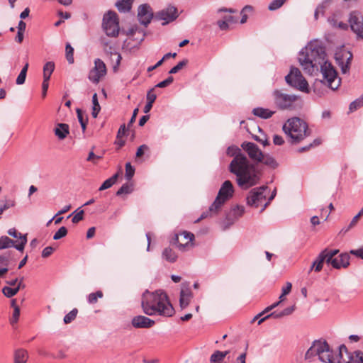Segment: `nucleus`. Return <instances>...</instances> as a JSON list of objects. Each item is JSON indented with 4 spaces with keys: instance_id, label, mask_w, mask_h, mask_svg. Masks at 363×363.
Wrapping results in <instances>:
<instances>
[{
    "instance_id": "f257e3e1",
    "label": "nucleus",
    "mask_w": 363,
    "mask_h": 363,
    "mask_svg": "<svg viewBox=\"0 0 363 363\" xmlns=\"http://www.w3.org/2000/svg\"><path fill=\"white\" fill-rule=\"evenodd\" d=\"M298 60L303 71L310 75L320 69L323 77V80L320 82L332 90H336L340 86L341 79L337 77L336 69L326 60L323 46L309 43L299 52Z\"/></svg>"
},
{
    "instance_id": "f03ea898",
    "label": "nucleus",
    "mask_w": 363,
    "mask_h": 363,
    "mask_svg": "<svg viewBox=\"0 0 363 363\" xmlns=\"http://www.w3.org/2000/svg\"><path fill=\"white\" fill-rule=\"evenodd\" d=\"M226 154L230 157H233L228 169L232 174L236 176V182L240 188L247 190L259 182V172L238 147L229 146L227 148Z\"/></svg>"
},
{
    "instance_id": "7ed1b4c3",
    "label": "nucleus",
    "mask_w": 363,
    "mask_h": 363,
    "mask_svg": "<svg viewBox=\"0 0 363 363\" xmlns=\"http://www.w3.org/2000/svg\"><path fill=\"white\" fill-rule=\"evenodd\" d=\"M141 303L143 312L147 315L172 317L174 314V309L163 290H156L154 292L147 290L143 294Z\"/></svg>"
},
{
    "instance_id": "20e7f679",
    "label": "nucleus",
    "mask_w": 363,
    "mask_h": 363,
    "mask_svg": "<svg viewBox=\"0 0 363 363\" xmlns=\"http://www.w3.org/2000/svg\"><path fill=\"white\" fill-rule=\"evenodd\" d=\"M282 130L289 137L292 145L299 143L311 134L307 123L298 117L289 118L283 125Z\"/></svg>"
},
{
    "instance_id": "39448f33",
    "label": "nucleus",
    "mask_w": 363,
    "mask_h": 363,
    "mask_svg": "<svg viewBox=\"0 0 363 363\" xmlns=\"http://www.w3.org/2000/svg\"><path fill=\"white\" fill-rule=\"evenodd\" d=\"M318 356V359L324 363H335L329 345L326 340H314L312 345L306 351L305 359L311 361L312 358ZM337 363H341L340 361Z\"/></svg>"
},
{
    "instance_id": "423d86ee",
    "label": "nucleus",
    "mask_w": 363,
    "mask_h": 363,
    "mask_svg": "<svg viewBox=\"0 0 363 363\" xmlns=\"http://www.w3.org/2000/svg\"><path fill=\"white\" fill-rule=\"evenodd\" d=\"M233 194L234 187L232 182L230 180L225 181L222 184L215 201L211 205V211L213 208L220 211L223 205L233 197Z\"/></svg>"
},
{
    "instance_id": "0eeeda50",
    "label": "nucleus",
    "mask_w": 363,
    "mask_h": 363,
    "mask_svg": "<svg viewBox=\"0 0 363 363\" xmlns=\"http://www.w3.org/2000/svg\"><path fill=\"white\" fill-rule=\"evenodd\" d=\"M285 81L291 86L309 93L308 84L297 67H291L290 72L285 77Z\"/></svg>"
},
{
    "instance_id": "6e6552de",
    "label": "nucleus",
    "mask_w": 363,
    "mask_h": 363,
    "mask_svg": "<svg viewBox=\"0 0 363 363\" xmlns=\"http://www.w3.org/2000/svg\"><path fill=\"white\" fill-rule=\"evenodd\" d=\"M103 28L109 37H116L119 33V22L117 13L113 11H108L104 15Z\"/></svg>"
},
{
    "instance_id": "1a4fd4ad",
    "label": "nucleus",
    "mask_w": 363,
    "mask_h": 363,
    "mask_svg": "<svg viewBox=\"0 0 363 363\" xmlns=\"http://www.w3.org/2000/svg\"><path fill=\"white\" fill-rule=\"evenodd\" d=\"M269 191L267 185L252 189L246 198V203L248 206L257 208L261 203L266 199V191Z\"/></svg>"
},
{
    "instance_id": "9d476101",
    "label": "nucleus",
    "mask_w": 363,
    "mask_h": 363,
    "mask_svg": "<svg viewBox=\"0 0 363 363\" xmlns=\"http://www.w3.org/2000/svg\"><path fill=\"white\" fill-rule=\"evenodd\" d=\"M273 96L276 106L280 110L290 108L293 103L297 99L296 95L287 94L277 89L274 91Z\"/></svg>"
},
{
    "instance_id": "9b49d317",
    "label": "nucleus",
    "mask_w": 363,
    "mask_h": 363,
    "mask_svg": "<svg viewBox=\"0 0 363 363\" xmlns=\"http://www.w3.org/2000/svg\"><path fill=\"white\" fill-rule=\"evenodd\" d=\"M241 147L245 151L250 159L256 164L260 163L263 159V152L254 143L245 141L241 144Z\"/></svg>"
},
{
    "instance_id": "f8f14e48",
    "label": "nucleus",
    "mask_w": 363,
    "mask_h": 363,
    "mask_svg": "<svg viewBox=\"0 0 363 363\" xmlns=\"http://www.w3.org/2000/svg\"><path fill=\"white\" fill-rule=\"evenodd\" d=\"M177 9L174 6H169L159 11L155 14V21H163L162 26L167 25L178 18Z\"/></svg>"
},
{
    "instance_id": "ddd939ff",
    "label": "nucleus",
    "mask_w": 363,
    "mask_h": 363,
    "mask_svg": "<svg viewBox=\"0 0 363 363\" xmlns=\"http://www.w3.org/2000/svg\"><path fill=\"white\" fill-rule=\"evenodd\" d=\"M349 23L351 30L363 39V16L361 12L353 11L350 12Z\"/></svg>"
},
{
    "instance_id": "4468645a",
    "label": "nucleus",
    "mask_w": 363,
    "mask_h": 363,
    "mask_svg": "<svg viewBox=\"0 0 363 363\" xmlns=\"http://www.w3.org/2000/svg\"><path fill=\"white\" fill-rule=\"evenodd\" d=\"M106 67L105 63L99 58L94 60V67L89 72V79L94 83H99L100 79L106 75Z\"/></svg>"
},
{
    "instance_id": "2eb2a0df",
    "label": "nucleus",
    "mask_w": 363,
    "mask_h": 363,
    "mask_svg": "<svg viewBox=\"0 0 363 363\" xmlns=\"http://www.w3.org/2000/svg\"><path fill=\"white\" fill-rule=\"evenodd\" d=\"M138 18L140 23L145 26H147L151 22V20L153 18L155 19V14L149 4H144L139 6Z\"/></svg>"
},
{
    "instance_id": "dca6fc26",
    "label": "nucleus",
    "mask_w": 363,
    "mask_h": 363,
    "mask_svg": "<svg viewBox=\"0 0 363 363\" xmlns=\"http://www.w3.org/2000/svg\"><path fill=\"white\" fill-rule=\"evenodd\" d=\"M245 213V207L241 205H236L230 208L226 213L225 219V228L232 225Z\"/></svg>"
},
{
    "instance_id": "f3484780",
    "label": "nucleus",
    "mask_w": 363,
    "mask_h": 363,
    "mask_svg": "<svg viewBox=\"0 0 363 363\" xmlns=\"http://www.w3.org/2000/svg\"><path fill=\"white\" fill-rule=\"evenodd\" d=\"M189 281H184L182 284V289L179 296V306L182 309L186 308L193 298V293L189 286Z\"/></svg>"
},
{
    "instance_id": "a211bd4d",
    "label": "nucleus",
    "mask_w": 363,
    "mask_h": 363,
    "mask_svg": "<svg viewBox=\"0 0 363 363\" xmlns=\"http://www.w3.org/2000/svg\"><path fill=\"white\" fill-rule=\"evenodd\" d=\"M7 233L9 235L18 240L16 241L14 248L19 252H23L28 242L27 234H22L14 228L9 229Z\"/></svg>"
},
{
    "instance_id": "6ab92c4d",
    "label": "nucleus",
    "mask_w": 363,
    "mask_h": 363,
    "mask_svg": "<svg viewBox=\"0 0 363 363\" xmlns=\"http://www.w3.org/2000/svg\"><path fill=\"white\" fill-rule=\"evenodd\" d=\"M155 323V320L141 315H135L131 320V325L135 328H150Z\"/></svg>"
},
{
    "instance_id": "aec40b11",
    "label": "nucleus",
    "mask_w": 363,
    "mask_h": 363,
    "mask_svg": "<svg viewBox=\"0 0 363 363\" xmlns=\"http://www.w3.org/2000/svg\"><path fill=\"white\" fill-rule=\"evenodd\" d=\"M339 253L338 250H329L328 248L323 250L320 252V255H323L325 262L328 264H331L332 267H337V262L334 260L335 256Z\"/></svg>"
},
{
    "instance_id": "412c9836",
    "label": "nucleus",
    "mask_w": 363,
    "mask_h": 363,
    "mask_svg": "<svg viewBox=\"0 0 363 363\" xmlns=\"http://www.w3.org/2000/svg\"><path fill=\"white\" fill-rule=\"evenodd\" d=\"M350 255L347 253H341L335 256L334 260L337 262V267L335 269L347 268L350 265Z\"/></svg>"
},
{
    "instance_id": "4be33fe9",
    "label": "nucleus",
    "mask_w": 363,
    "mask_h": 363,
    "mask_svg": "<svg viewBox=\"0 0 363 363\" xmlns=\"http://www.w3.org/2000/svg\"><path fill=\"white\" fill-rule=\"evenodd\" d=\"M54 132L60 140H64L69 133V125L67 123H57Z\"/></svg>"
},
{
    "instance_id": "5701e85b",
    "label": "nucleus",
    "mask_w": 363,
    "mask_h": 363,
    "mask_svg": "<svg viewBox=\"0 0 363 363\" xmlns=\"http://www.w3.org/2000/svg\"><path fill=\"white\" fill-rule=\"evenodd\" d=\"M230 353L229 350L220 351L216 350L211 355L209 362L210 363H222L225 357Z\"/></svg>"
},
{
    "instance_id": "b1692460",
    "label": "nucleus",
    "mask_w": 363,
    "mask_h": 363,
    "mask_svg": "<svg viewBox=\"0 0 363 363\" xmlns=\"http://www.w3.org/2000/svg\"><path fill=\"white\" fill-rule=\"evenodd\" d=\"M14 252L13 251H6L0 255V264L8 267L11 262H16Z\"/></svg>"
},
{
    "instance_id": "393cba45",
    "label": "nucleus",
    "mask_w": 363,
    "mask_h": 363,
    "mask_svg": "<svg viewBox=\"0 0 363 363\" xmlns=\"http://www.w3.org/2000/svg\"><path fill=\"white\" fill-rule=\"evenodd\" d=\"M252 113L262 119H268L273 116L274 111H272L267 108H264L262 107H257L253 108Z\"/></svg>"
},
{
    "instance_id": "a878e982",
    "label": "nucleus",
    "mask_w": 363,
    "mask_h": 363,
    "mask_svg": "<svg viewBox=\"0 0 363 363\" xmlns=\"http://www.w3.org/2000/svg\"><path fill=\"white\" fill-rule=\"evenodd\" d=\"M28 359V352L24 349H17L14 352V363H26Z\"/></svg>"
},
{
    "instance_id": "bb28decb",
    "label": "nucleus",
    "mask_w": 363,
    "mask_h": 363,
    "mask_svg": "<svg viewBox=\"0 0 363 363\" xmlns=\"http://www.w3.org/2000/svg\"><path fill=\"white\" fill-rule=\"evenodd\" d=\"M162 257V259L170 263H174L177 259V255L170 247H166L163 250Z\"/></svg>"
},
{
    "instance_id": "cd10ccee",
    "label": "nucleus",
    "mask_w": 363,
    "mask_h": 363,
    "mask_svg": "<svg viewBox=\"0 0 363 363\" xmlns=\"http://www.w3.org/2000/svg\"><path fill=\"white\" fill-rule=\"evenodd\" d=\"M133 0H119L115 6L121 13H126L130 11L132 7Z\"/></svg>"
},
{
    "instance_id": "c85d7f7f",
    "label": "nucleus",
    "mask_w": 363,
    "mask_h": 363,
    "mask_svg": "<svg viewBox=\"0 0 363 363\" xmlns=\"http://www.w3.org/2000/svg\"><path fill=\"white\" fill-rule=\"evenodd\" d=\"M54 70L55 63L52 61L47 62L43 66V81L49 82Z\"/></svg>"
},
{
    "instance_id": "c756f323",
    "label": "nucleus",
    "mask_w": 363,
    "mask_h": 363,
    "mask_svg": "<svg viewBox=\"0 0 363 363\" xmlns=\"http://www.w3.org/2000/svg\"><path fill=\"white\" fill-rule=\"evenodd\" d=\"M260 162L274 169L277 168L279 166V163L277 162L274 157L269 154L263 153V159Z\"/></svg>"
},
{
    "instance_id": "7c9ffc66",
    "label": "nucleus",
    "mask_w": 363,
    "mask_h": 363,
    "mask_svg": "<svg viewBox=\"0 0 363 363\" xmlns=\"http://www.w3.org/2000/svg\"><path fill=\"white\" fill-rule=\"evenodd\" d=\"M324 259L325 257L323 255L319 254L312 263V265L309 269V272H311L312 270H315L316 272H320L323 266Z\"/></svg>"
},
{
    "instance_id": "2f4dec72",
    "label": "nucleus",
    "mask_w": 363,
    "mask_h": 363,
    "mask_svg": "<svg viewBox=\"0 0 363 363\" xmlns=\"http://www.w3.org/2000/svg\"><path fill=\"white\" fill-rule=\"evenodd\" d=\"M16 241L8 236L2 235L0 237V250L14 247Z\"/></svg>"
},
{
    "instance_id": "473e14b6",
    "label": "nucleus",
    "mask_w": 363,
    "mask_h": 363,
    "mask_svg": "<svg viewBox=\"0 0 363 363\" xmlns=\"http://www.w3.org/2000/svg\"><path fill=\"white\" fill-rule=\"evenodd\" d=\"M118 178V173L114 174L112 177L105 180L102 184L100 186L99 191H104L107 189L111 188L116 182Z\"/></svg>"
},
{
    "instance_id": "72a5a7b5",
    "label": "nucleus",
    "mask_w": 363,
    "mask_h": 363,
    "mask_svg": "<svg viewBox=\"0 0 363 363\" xmlns=\"http://www.w3.org/2000/svg\"><path fill=\"white\" fill-rule=\"evenodd\" d=\"M92 105L91 116L93 118H96L101 111V106L98 101L96 93H94L92 96Z\"/></svg>"
},
{
    "instance_id": "f704fd0d",
    "label": "nucleus",
    "mask_w": 363,
    "mask_h": 363,
    "mask_svg": "<svg viewBox=\"0 0 363 363\" xmlns=\"http://www.w3.org/2000/svg\"><path fill=\"white\" fill-rule=\"evenodd\" d=\"M346 363H363V352L356 350L350 355V360Z\"/></svg>"
},
{
    "instance_id": "c9c22d12",
    "label": "nucleus",
    "mask_w": 363,
    "mask_h": 363,
    "mask_svg": "<svg viewBox=\"0 0 363 363\" xmlns=\"http://www.w3.org/2000/svg\"><path fill=\"white\" fill-rule=\"evenodd\" d=\"M133 191V185L132 184L125 183L123 184L121 187L116 191V195L117 196H121L122 194H130Z\"/></svg>"
},
{
    "instance_id": "e433bc0d",
    "label": "nucleus",
    "mask_w": 363,
    "mask_h": 363,
    "mask_svg": "<svg viewBox=\"0 0 363 363\" xmlns=\"http://www.w3.org/2000/svg\"><path fill=\"white\" fill-rule=\"evenodd\" d=\"M76 111L77 114V118L81 125L82 131L84 132L86 128L88 118L86 116L85 118L84 117L83 111L80 108H77Z\"/></svg>"
},
{
    "instance_id": "4c0bfd02",
    "label": "nucleus",
    "mask_w": 363,
    "mask_h": 363,
    "mask_svg": "<svg viewBox=\"0 0 363 363\" xmlns=\"http://www.w3.org/2000/svg\"><path fill=\"white\" fill-rule=\"evenodd\" d=\"M104 296V294L101 291L99 290L94 293H91L87 296V302L89 304H94L97 303L99 298H102Z\"/></svg>"
},
{
    "instance_id": "58836bf2",
    "label": "nucleus",
    "mask_w": 363,
    "mask_h": 363,
    "mask_svg": "<svg viewBox=\"0 0 363 363\" xmlns=\"http://www.w3.org/2000/svg\"><path fill=\"white\" fill-rule=\"evenodd\" d=\"M218 212L219 211H218L216 209H213V208L211 211V206H210L208 207V209L206 210V211H203L201 213V216L197 220H195V223H199L203 219L217 215L218 213Z\"/></svg>"
},
{
    "instance_id": "ea45409f",
    "label": "nucleus",
    "mask_w": 363,
    "mask_h": 363,
    "mask_svg": "<svg viewBox=\"0 0 363 363\" xmlns=\"http://www.w3.org/2000/svg\"><path fill=\"white\" fill-rule=\"evenodd\" d=\"M66 58L69 64L74 63V48L67 43L65 47Z\"/></svg>"
},
{
    "instance_id": "a19ab883",
    "label": "nucleus",
    "mask_w": 363,
    "mask_h": 363,
    "mask_svg": "<svg viewBox=\"0 0 363 363\" xmlns=\"http://www.w3.org/2000/svg\"><path fill=\"white\" fill-rule=\"evenodd\" d=\"M77 313L78 310L77 308H73L69 313L65 315L63 319L64 323L65 324L72 323L76 318Z\"/></svg>"
},
{
    "instance_id": "79ce46f5",
    "label": "nucleus",
    "mask_w": 363,
    "mask_h": 363,
    "mask_svg": "<svg viewBox=\"0 0 363 363\" xmlns=\"http://www.w3.org/2000/svg\"><path fill=\"white\" fill-rule=\"evenodd\" d=\"M359 218H360L359 214H357L355 216H354L353 218L352 219V220L350 221V223L347 226H345L344 228H342L340 233L342 232V233H345L347 231H349L350 229H352L354 226H356Z\"/></svg>"
},
{
    "instance_id": "37998d69",
    "label": "nucleus",
    "mask_w": 363,
    "mask_h": 363,
    "mask_svg": "<svg viewBox=\"0 0 363 363\" xmlns=\"http://www.w3.org/2000/svg\"><path fill=\"white\" fill-rule=\"evenodd\" d=\"M135 167L131 165L130 162H127L125 164V177L127 180L130 181L134 176L135 174Z\"/></svg>"
},
{
    "instance_id": "c03bdc74",
    "label": "nucleus",
    "mask_w": 363,
    "mask_h": 363,
    "mask_svg": "<svg viewBox=\"0 0 363 363\" xmlns=\"http://www.w3.org/2000/svg\"><path fill=\"white\" fill-rule=\"evenodd\" d=\"M188 64V60L184 59L179 62L177 63V65L174 66L169 71V74H173L177 73L179 70H181L184 66H186Z\"/></svg>"
},
{
    "instance_id": "a18cd8bd",
    "label": "nucleus",
    "mask_w": 363,
    "mask_h": 363,
    "mask_svg": "<svg viewBox=\"0 0 363 363\" xmlns=\"http://www.w3.org/2000/svg\"><path fill=\"white\" fill-rule=\"evenodd\" d=\"M2 292L7 298H11L18 293V289L6 286L2 289Z\"/></svg>"
},
{
    "instance_id": "49530a36",
    "label": "nucleus",
    "mask_w": 363,
    "mask_h": 363,
    "mask_svg": "<svg viewBox=\"0 0 363 363\" xmlns=\"http://www.w3.org/2000/svg\"><path fill=\"white\" fill-rule=\"evenodd\" d=\"M281 311H274L271 313L270 314L264 316V318H261L258 321V325H260L262 322H264L265 320L268 319L269 318H273L274 319H279L283 318Z\"/></svg>"
},
{
    "instance_id": "de8ad7c7",
    "label": "nucleus",
    "mask_w": 363,
    "mask_h": 363,
    "mask_svg": "<svg viewBox=\"0 0 363 363\" xmlns=\"http://www.w3.org/2000/svg\"><path fill=\"white\" fill-rule=\"evenodd\" d=\"M67 234V229L65 226L60 227L58 230L54 234L53 239L55 240H60L65 237Z\"/></svg>"
},
{
    "instance_id": "09e8293b",
    "label": "nucleus",
    "mask_w": 363,
    "mask_h": 363,
    "mask_svg": "<svg viewBox=\"0 0 363 363\" xmlns=\"http://www.w3.org/2000/svg\"><path fill=\"white\" fill-rule=\"evenodd\" d=\"M286 1V0H273L268 6V9L270 11H275L280 8Z\"/></svg>"
},
{
    "instance_id": "8fccbe9b",
    "label": "nucleus",
    "mask_w": 363,
    "mask_h": 363,
    "mask_svg": "<svg viewBox=\"0 0 363 363\" xmlns=\"http://www.w3.org/2000/svg\"><path fill=\"white\" fill-rule=\"evenodd\" d=\"M174 81V77L172 76L168 77L166 79L157 83L155 87V88H164L170 85Z\"/></svg>"
},
{
    "instance_id": "3c124183",
    "label": "nucleus",
    "mask_w": 363,
    "mask_h": 363,
    "mask_svg": "<svg viewBox=\"0 0 363 363\" xmlns=\"http://www.w3.org/2000/svg\"><path fill=\"white\" fill-rule=\"evenodd\" d=\"M335 60L338 65L340 67L342 72L343 74H346L350 69V66L344 63L342 57H336Z\"/></svg>"
},
{
    "instance_id": "603ef678",
    "label": "nucleus",
    "mask_w": 363,
    "mask_h": 363,
    "mask_svg": "<svg viewBox=\"0 0 363 363\" xmlns=\"http://www.w3.org/2000/svg\"><path fill=\"white\" fill-rule=\"evenodd\" d=\"M155 89V86L151 88L150 90H148L147 95H146L147 101L148 102H151L152 104H154V102L155 101V100L157 99V95L155 94H154V92H153Z\"/></svg>"
},
{
    "instance_id": "864d4df0",
    "label": "nucleus",
    "mask_w": 363,
    "mask_h": 363,
    "mask_svg": "<svg viewBox=\"0 0 363 363\" xmlns=\"http://www.w3.org/2000/svg\"><path fill=\"white\" fill-rule=\"evenodd\" d=\"M20 316V308L18 306H15L13 309V313L12 315V318L11 320V324L13 325L16 323L18 320Z\"/></svg>"
},
{
    "instance_id": "5fc2aeb1",
    "label": "nucleus",
    "mask_w": 363,
    "mask_h": 363,
    "mask_svg": "<svg viewBox=\"0 0 363 363\" xmlns=\"http://www.w3.org/2000/svg\"><path fill=\"white\" fill-rule=\"evenodd\" d=\"M276 195H277V189H274L272 191L270 196L268 198V201L264 204V206L261 208L260 213H262L266 209V208L269 205L270 202L275 198Z\"/></svg>"
},
{
    "instance_id": "6e6d98bb",
    "label": "nucleus",
    "mask_w": 363,
    "mask_h": 363,
    "mask_svg": "<svg viewBox=\"0 0 363 363\" xmlns=\"http://www.w3.org/2000/svg\"><path fill=\"white\" fill-rule=\"evenodd\" d=\"M84 211L83 210H81L79 211V212H77L73 217H72V222L73 223H79V221L82 220L83 218H84Z\"/></svg>"
},
{
    "instance_id": "4d7b16f0",
    "label": "nucleus",
    "mask_w": 363,
    "mask_h": 363,
    "mask_svg": "<svg viewBox=\"0 0 363 363\" xmlns=\"http://www.w3.org/2000/svg\"><path fill=\"white\" fill-rule=\"evenodd\" d=\"M101 158H102L101 156L96 155L94 153L93 151H91L89 153V155H88V157L86 158V160L89 161V162H91L94 164H96L97 163V160H100Z\"/></svg>"
},
{
    "instance_id": "13d9d810",
    "label": "nucleus",
    "mask_w": 363,
    "mask_h": 363,
    "mask_svg": "<svg viewBox=\"0 0 363 363\" xmlns=\"http://www.w3.org/2000/svg\"><path fill=\"white\" fill-rule=\"evenodd\" d=\"M252 10V7L251 6L247 5L245 6L242 10L241 11L242 18L240 20L241 23H245L247 21V14L244 13V11H251Z\"/></svg>"
},
{
    "instance_id": "bf43d9fd",
    "label": "nucleus",
    "mask_w": 363,
    "mask_h": 363,
    "mask_svg": "<svg viewBox=\"0 0 363 363\" xmlns=\"http://www.w3.org/2000/svg\"><path fill=\"white\" fill-rule=\"evenodd\" d=\"M54 250H55V248L51 246L45 247L42 252V257L43 258L48 257L49 256H50L52 254Z\"/></svg>"
},
{
    "instance_id": "052dcab7",
    "label": "nucleus",
    "mask_w": 363,
    "mask_h": 363,
    "mask_svg": "<svg viewBox=\"0 0 363 363\" xmlns=\"http://www.w3.org/2000/svg\"><path fill=\"white\" fill-rule=\"evenodd\" d=\"M26 75H27V74H26L25 72H20V73L16 80V84H18V85L23 84L26 82Z\"/></svg>"
},
{
    "instance_id": "680f3d73",
    "label": "nucleus",
    "mask_w": 363,
    "mask_h": 363,
    "mask_svg": "<svg viewBox=\"0 0 363 363\" xmlns=\"http://www.w3.org/2000/svg\"><path fill=\"white\" fill-rule=\"evenodd\" d=\"M149 150V147L145 145V144H143L142 145H140L138 149H137V151H136V157H141L143 155H144V152L145 150Z\"/></svg>"
},
{
    "instance_id": "e2e57ef3",
    "label": "nucleus",
    "mask_w": 363,
    "mask_h": 363,
    "mask_svg": "<svg viewBox=\"0 0 363 363\" xmlns=\"http://www.w3.org/2000/svg\"><path fill=\"white\" fill-rule=\"evenodd\" d=\"M350 253L363 259V246L359 249L351 250Z\"/></svg>"
},
{
    "instance_id": "0e129e2a",
    "label": "nucleus",
    "mask_w": 363,
    "mask_h": 363,
    "mask_svg": "<svg viewBox=\"0 0 363 363\" xmlns=\"http://www.w3.org/2000/svg\"><path fill=\"white\" fill-rule=\"evenodd\" d=\"M339 352L337 356L342 359V352H345L348 354V357L350 358V355H351L352 353L349 352L347 350V347L345 345H341L338 347Z\"/></svg>"
},
{
    "instance_id": "69168bd1",
    "label": "nucleus",
    "mask_w": 363,
    "mask_h": 363,
    "mask_svg": "<svg viewBox=\"0 0 363 363\" xmlns=\"http://www.w3.org/2000/svg\"><path fill=\"white\" fill-rule=\"evenodd\" d=\"M273 143L276 145H282L284 143V140L282 136L274 135L273 137Z\"/></svg>"
},
{
    "instance_id": "338daca9",
    "label": "nucleus",
    "mask_w": 363,
    "mask_h": 363,
    "mask_svg": "<svg viewBox=\"0 0 363 363\" xmlns=\"http://www.w3.org/2000/svg\"><path fill=\"white\" fill-rule=\"evenodd\" d=\"M217 24L222 30H225L229 28V23L224 18L223 20L218 21Z\"/></svg>"
},
{
    "instance_id": "774afa93",
    "label": "nucleus",
    "mask_w": 363,
    "mask_h": 363,
    "mask_svg": "<svg viewBox=\"0 0 363 363\" xmlns=\"http://www.w3.org/2000/svg\"><path fill=\"white\" fill-rule=\"evenodd\" d=\"M16 204V202L13 200H6L4 205L1 206L4 211L13 207Z\"/></svg>"
}]
</instances>
